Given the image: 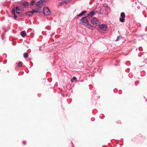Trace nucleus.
<instances>
[{"label": "nucleus", "mask_w": 147, "mask_h": 147, "mask_svg": "<svg viewBox=\"0 0 147 147\" xmlns=\"http://www.w3.org/2000/svg\"><path fill=\"white\" fill-rule=\"evenodd\" d=\"M91 23L96 26H99L100 23V21L95 18H93L91 20Z\"/></svg>", "instance_id": "1"}, {"label": "nucleus", "mask_w": 147, "mask_h": 147, "mask_svg": "<svg viewBox=\"0 0 147 147\" xmlns=\"http://www.w3.org/2000/svg\"><path fill=\"white\" fill-rule=\"evenodd\" d=\"M51 11L48 7H44L43 9V13L45 15H49Z\"/></svg>", "instance_id": "2"}, {"label": "nucleus", "mask_w": 147, "mask_h": 147, "mask_svg": "<svg viewBox=\"0 0 147 147\" xmlns=\"http://www.w3.org/2000/svg\"><path fill=\"white\" fill-rule=\"evenodd\" d=\"M121 17L120 18L119 20L121 22H124L125 21V15L124 12H122L121 13Z\"/></svg>", "instance_id": "3"}, {"label": "nucleus", "mask_w": 147, "mask_h": 147, "mask_svg": "<svg viewBox=\"0 0 147 147\" xmlns=\"http://www.w3.org/2000/svg\"><path fill=\"white\" fill-rule=\"evenodd\" d=\"M86 16L83 18H82L80 20V22L81 23L83 24V23L86 24H88V21L86 18Z\"/></svg>", "instance_id": "4"}, {"label": "nucleus", "mask_w": 147, "mask_h": 147, "mask_svg": "<svg viewBox=\"0 0 147 147\" xmlns=\"http://www.w3.org/2000/svg\"><path fill=\"white\" fill-rule=\"evenodd\" d=\"M99 27L101 30L103 31H106L107 29V25L105 24H102L99 26Z\"/></svg>", "instance_id": "5"}, {"label": "nucleus", "mask_w": 147, "mask_h": 147, "mask_svg": "<svg viewBox=\"0 0 147 147\" xmlns=\"http://www.w3.org/2000/svg\"><path fill=\"white\" fill-rule=\"evenodd\" d=\"M96 12L94 11H91L89 13L86 14V17H91L92 16L95 15Z\"/></svg>", "instance_id": "6"}, {"label": "nucleus", "mask_w": 147, "mask_h": 147, "mask_svg": "<svg viewBox=\"0 0 147 147\" xmlns=\"http://www.w3.org/2000/svg\"><path fill=\"white\" fill-rule=\"evenodd\" d=\"M45 0H39L35 4L37 5H38L42 4L44 2Z\"/></svg>", "instance_id": "7"}, {"label": "nucleus", "mask_w": 147, "mask_h": 147, "mask_svg": "<svg viewBox=\"0 0 147 147\" xmlns=\"http://www.w3.org/2000/svg\"><path fill=\"white\" fill-rule=\"evenodd\" d=\"M29 2L27 1H25L23 2L22 5L24 7H26L29 5Z\"/></svg>", "instance_id": "8"}, {"label": "nucleus", "mask_w": 147, "mask_h": 147, "mask_svg": "<svg viewBox=\"0 0 147 147\" xmlns=\"http://www.w3.org/2000/svg\"><path fill=\"white\" fill-rule=\"evenodd\" d=\"M26 14L29 16H31L33 15V13L32 11H31L26 12Z\"/></svg>", "instance_id": "9"}, {"label": "nucleus", "mask_w": 147, "mask_h": 147, "mask_svg": "<svg viewBox=\"0 0 147 147\" xmlns=\"http://www.w3.org/2000/svg\"><path fill=\"white\" fill-rule=\"evenodd\" d=\"M87 12V11H84L82 12L80 14L78 15L77 16V17H80L82 16L83 15H84L85 13H86Z\"/></svg>", "instance_id": "10"}, {"label": "nucleus", "mask_w": 147, "mask_h": 147, "mask_svg": "<svg viewBox=\"0 0 147 147\" xmlns=\"http://www.w3.org/2000/svg\"><path fill=\"white\" fill-rule=\"evenodd\" d=\"M87 27L89 29L93 30V26L91 24H89L88 23V24H87Z\"/></svg>", "instance_id": "11"}, {"label": "nucleus", "mask_w": 147, "mask_h": 147, "mask_svg": "<svg viewBox=\"0 0 147 147\" xmlns=\"http://www.w3.org/2000/svg\"><path fill=\"white\" fill-rule=\"evenodd\" d=\"M20 34L21 36L23 37H24L26 35V33L24 31L22 32Z\"/></svg>", "instance_id": "12"}, {"label": "nucleus", "mask_w": 147, "mask_h": 147, "mask_svg": "<svg viewBox=\"0 0 147 147\" xmlns=\"http://www.w3.org/2000/svg\"><path fill=\"white\" fill-rule=\"evenodd\" d=\"M28 54L27 53H25L24 54V57L25 58H26L28 57Z\"/></svg>", "instance_id": "13"}, {"label": "nucleus", "mask_w": 147, "mask_h": 147, "mask_svg": "<svg viewBox=\"0 0 147 147\" xmlns=\"http://www.w3.org/2000/svg\"><path fill=\"white\" fill-rule=\"evenodd\" d=\"M74 80H75L76 81H77V79L76 77L74 76L73 77L72 79L71 80V82H74Z\"/></svg>", "instance_id": "14"}, {"label": "nucleus", "mask_w": 147, "mask_h": 147, "mask_svg": "<svg viewBox=\"0 0 147 147\" xmlns=\"http://www.w3.org/2000/svg\"><path fill=\"white\" fill-rule=\"evenodd\" d=\"M16 11H19L20 10V8L18 6L16 7Z\"/></svg>", "instance_id": "15"}, {"label": "nucleus", "mask_w": 147, "mask_h": 147, "mask_svg": "<svg viewBox=\"0 0 147 147\" xmlns=\"http://www.w3.org/2000/svg\"><path fill=\"white\" fill-rule=\"evenodd\" d=\"M11 13L12 14H15V9L14 8H13L12 9Z\"/></svg>", "instance_id": "16"}, {"label": "nucleus", "mask_w": 147, "mask_h": 147, "mask_svg": "<svg viewBox=\"0 0 147 147\" xmlns=\"http://www.w3.org/2000/svg\"><path fill=\"white\" fill-rule=\"evenodd\" d=\"M35 2V1L34 0L32 1L31 2V3L30 4V5H34V3Z\"/></svg>", "instance_id": "17"}, {"label": "nucleus", "mask_w": 147, "mask_h": 147, "mask_svg": "<svg viewBox=\"0 0 147 147\" xmlns=\"http://www.w3.org/2000/svg\"><path fill=\"white\" fill-rule=\"evenodd\" d=\"M18 65L20 67H21L22 66V63L21 62H19L18 63Z\"/></svg>", "instance_id": "18"}, {"label": "nucleus", "mask_w": 147, "mask_h": 147, "mask_svg": "<svg viewBox=\"0 0 147 147\" xmlns=\"http://www.w3.org/2000/svg\"><path fill=\"white\" fill-rule=\"evenodd\" d=\"M32 11L33 14L35 13H37L38 12V11L34 10V9H33Z\"/></svg>", "instance_id": "19"}, {"label": "nucleus", "mask_w": 147, "mask_h": 147, "mask_svg": "<svg viewBox=\"0 0 147 147\" xmlns=\"http://www.w3.org/2000/svg\"><path fill=\"white\" fill-rule=\"evenodd\" d=\"M120 37L119 36H118L117 37V39L116 40V41H118L119 40V38Z\"/></svg>", "instance_id": "20"}, {"label": "nucleus", "mask_w": 147, "mask_h": 147, "mask_svg": "<svg viewBox=\"0 0 147 147\" xmlns=\"http://www.w3.org/2000/svg\"><path fill=\"white\" fill-rule=\"evenodd\" d=\"M14 15V17L15 18H17V16L15 14V13L13 14Z\"/></svg>", "instance_id": "21"}, {"label": "nucleus", "mask_w": 147, "mask_h": 147, "mask_svg": "<svg viewBox=\"0 0 147 147\" xmlns=\"http://www.w3.org/2000/svg\"><path fill=\"white\" fill-rule=\"evenodd\" d=\"M63 2H61V3H59V5H63Z\"/></svg>", "instance_id": "22"}, {"label": "nucleus", "mask_w": 147, "mask_h": 147, "mask_svg": "<svg viewBox=\"0 0 147 147\" xmlns=\"http://www.w3.org/2000/svg\"><path fill=\"white\" fill-rule=\"evenodd\" d=\"M23 143L24 144H26V142H25V141H23Z\"/></svg>", "instance_id": "23"}, {"label": "nucleus", "mask_w": 147, "mask_h": 147, "mask_svg": "<svg viewBox=\"0 0 147 147\" xmlns=\"http://www.w3.org/2000/svg\"><path fill=\"white\" fill-rule=\"evenodd\" d=\"M16 13H17L18 14H19V13H20V12H18V11H16Z\"/></svg>", "instance_id": "24"}]
</instances>
